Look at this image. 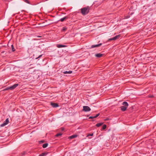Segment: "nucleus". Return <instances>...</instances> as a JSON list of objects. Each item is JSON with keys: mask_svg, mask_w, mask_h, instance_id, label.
I'll list each match as a JSON object with an SVG mask.
<instances>
[{"mask_svg": "<svg viewBox=\"0 0 156 156\" xmlns=\"http://www.w3.org/2000/svg\"><path fill=\"white\" fill-rule=\"evenodd\" d=\"M89 118L90 119H92L94 118V116H90Z\"/></svg>", "mask_w": 156, "mask_h": 156, "instance_id": "obj_26", "label": "nucleus"}, {"mask_svg": "<svg viewBox=\"0 0 156 156\" xmlns=\"http://www.w3.org/2000/svg\"><path fill=\"white\" fill-rule=\"evenodd\" d=\"M93 135V133H91V134H88L87 136H92Z\"/></svg>", "mask_w": 156, "mask_h": 156, "instance_id": "obj_25", "label": "nucleus"}, {"mask_svg": "<svg viewBox=\"0 0 156 156\" xmlns=\"http://www.w3.org/2000/svg\"><path fill=\"white\" fill-rule=\"evenodd\" d=\"M48 143H45L43 145L42 147L44 148H45L48 146Z\"/></svg>", "mask_w": 156, "mask_h": 156, "instance_id": "obj_15", "label": "nucleus"}, {"mask_svg": "<svg viewBox=\"0 0 156 156\" xmlns=\"http://www.w3.org/2000/svg\"><path fill=\"white\" fill-rule=\"evenodd\" d=\"M129 17L128 16L127 17H126L125 18L126 19H127V18H129Z\"/></svg>", "mask_w": 156, "mask_h": 156, "instance_id": "obj_28", "label": "nucleus"}, {"mask_svg": "<svg viewBox=\"0 0 156 156\" xmlns=\"http://www.w3.org/2000/svg\"><path fill=\"white\" fill-rule=\"evenodd\" d=\"M102 124L103 123H98L96 124V126L97 127H99L101 126L102 125Z\"/></svg>", "mask_w": 156, "mask_h": 156, "instance_id": "obj_16", "label": "nucleus"}, {"mask_svg": "<svg viewBox=\"0 0 156 156\" xmlns=\"http://www.w3.org/2000/svg\"><path fill=\"white\" fill-rule=\"evenodd\" d=\"M11 48H12V50L13 51H15V49L14 48L13 45H11Z\"/></svg>", "mask_w": 156, "mask_h": 156, "instance_id": "obj_19", "label": "nucleus"}, {"mask_svg": "<svg viewBox=\"0 0 156 156\" xmlns=\"http://www.w3.org/2000/svg\"><path fill=\"white\" fill-rule=\"evenodd\" d=\"M24 2H26L27 3H29V2L28 1V0H23Z\"/></svg>", "mask_w": 156, "mask_h": 156, "instance_id": "obj_22", "label": "nucleus"}, {"mask_svg": "<svg viewBox=\"0 0 156 156\" xmlns=\"http://www.w3.org/2000/svg\"><path fill=\"white\" fill-rule=\"evenodd\" d=\"M103 54L101 53H98L95 55V56L98 58H100L102 57Z\"/></svg>", "mask_w": 156, "mask_h": 156, "instance_id": "obj_12", "label": "nucleus"}, {"mask_svg": "<svg viewBox=\"0 0 156 156\" xmlns=\"http://www.w3.org/2000/svg\"><path fill=\"white\" fill-rule=\"evenodd\" d=\"M9 122V119H6L3 123L1 125V127H3L7 125Z\"/></svg>", "mask_w": 156, "mask_h": 156, "instance_id": "obj_5", "label": "nucleus"}, {"mask_svg": "<svg viewBox=\"0 0 156 156\" xmlns=\"http://www.w3.org/2000/svg\"><path fill=\"white\" fill-rule=\"evenodd\" d=\"M51 105L52 106L53 108H56L58 107V105L55 103H53L51 102Z\"/></svg>", "mask_w": 156, "mask_h": 156, "instance_id": "obj_6", "label": "nucleus"}, {"mask_svg": "<svg viewBox=\"0 0 156 156\" xmlns=\"http://www.w3.org/2000/svg\"><path fill=\"white\" fill-rule=\"evenodd\" d=\"M77 136L76 135H73L70 136V139H72L75 137H76Z\"/></svg>", "mask_w": 156, "mask_h": 156, "instance_id": "obj_18", "label": "nucleus"}, {"mask_svg": "<svg viewBox=\"0 0 156 156\" xmlns=\"http://www.w3.org/2000/svg\"><path fill=\"white\" fill-rule=\"evenodd\" d=\"M18 85V84L17 83L15 84L12 86H10V87H8L7 88L6 90L11 89V90L14 89Z\"/></svg>", "mask_w": 156, "mask_h": 156, "instance_id": "obj_3", "label": "nucleus"}, {"mask_svg": "<svg viewBox=\"0 0 156 156\" xmlns=\"http://www.w3.org/2000/svg\"><path fill=\"white\" fill-rule=\"evenodd\" d=\"M44 142L43 140H41L39 141V143L40 144Z\"/></svg>", "mask_w": 156, "mask_h": 156, "instance_id": "obj_27", "label": "nucleus"}, {"mask_svg": "<svg viewBox=\"0 0 156 156\" xmlns=\"http://www.w3.org/2000/svg\"><path fill=\"white\" fill-rule=\"evenodd\" d=\"M122 105H124L123 106H126L127 107L128 106V104L126 101L123 102L122 103Z\"/></svg>", "mask_w": 156, "mask_h": 156, "instance_id": "obj_11", "label": "nucleus"}, {"mask_svg": "<svg viewBox=\"0 0 156 156\" xmlns=\"http://www.w3.org/2000/svg\"><path fill=\"white\" fill-rule=\"evenodd\" d=\"M90 8L89 7H84L81 9V12L83 15H85L89 12Z\"/></svg>", "mask_w": 156, "mask_h": 156, "instance_id": "obj_1", "label": "nucleus"}, {"mask_svg": "<svg viewBox=\"0 0 156 156\" xmlns=\"http://www.w3.org/2000/svg\"><path fill=\"white\" fill-rule=\"evenodd\" d=\"M120 108H121V110L122 111L124 112V111H125L126 110L127 107L126 106H122L120 107Z\"/></svg>", "mask_w": 156, "mask_h": 156, "instance_id": "obj_10", "label": "nucleus"}, {"mask_svg": "<svg viewBox=\"0 0 156 156\" xmlns=\"http://www.w3.org/2000/svg\"><path fill=\"white\" fill-rule=\"evenodd\" d=\"M62 135V134L61 133H58L57 134H56L55 135V136H56V137H58V136H61V135Z\"/></svg>", "mask_w": 156, "mask_h": 156, "instance_id": "obj_20", "label": "nucleus"}, {"mask_svg": "<svg viewBox=\"0 0 156 156\" xmlns=\"http://www.w3.org/2000/svg\"><path fill=\"white\" fill-rule=\"evenodd\" d=\"M102 45L101 43H100L98 44H96V45H93L91 46V47L92 48L97 47H98L100 46L101 45Z\"/></svg>", "mask_w": 156, "mask_h": 156, "instance_id": "obj_7", "label": "nucleus"}, {"mask_svg": "<svg viewBox=\"0 0 156 156\" xmlns=\"http://www.w3.org/2000/svg\"><path fill=\"white\" fill-rule=\"evenodd\" d=\"M38 37H41L40 36H38Z\"/></svg>", "mask_w": 156, "mask_h": 156, "instance_id": "obj_29", "label": "nucleus"}, {"mask_svg": "<svg viewBox=\"0 0 156 156\" xmlns=\"http://www.w3.org/2000/svg\"><path fill=\"white\" fill-rule=\"evenodd\" d=\"M91 109L89 106H83L82 111L85 112H88Z\"/></svg>", "mask_w": 156, "mask_h": 156, "instance_id": "obj_2", "label": "nucleus"}, {"mask_svg": "<svg viewBox=\"0 0 156 156\" xmlns=\"http://www.w3.org/2000/svg\"><path fill=\"white\" fill-rule=\"evenodd\" d=\"M120 37V35L119 34L115 36V37L110 38L108 39V41H111L112 40H115L117 39H118Z\"/></svg>", "mask_w": 156, "mask_h": 156, "instance_id": "obj_4", "label": "nucleus"}, {"mask_svg": "<svg viewBox=\"0 0 156 156\" xmlns=\"http://www.w3.org/2000/svg\"><path fill=\"white\" fill-rule=\"evenodd\" d=\"M68 17L67 16H66L63 18L60 19L59 20H58V21H60L61 22H63L65 20L68 19Z\"/></svg>", "mask_w": 156, "mask_h": 156, "instance_id": "obj_8", "label": "nucleus"}, {"mask_svg": "<svg viewBox=\"0 0 156 156\" xmlns=\"http://www.w3.org/2000/svg\"><path fill=\"white\" fill-rule=\"evenodd\" d=\"M56 46L58 48H61L63 47H67V46L66 45H62V44H58L56 45Z\"/></svg>", "mask_w": 156, "mask_h": 156, "instance_id": "obj_9", "label": "nucleus"}, {"mask_svg": "<svg viewBox=\"0 0 156 156\" xmlns=\"http://www.w3.org/2000/svg\"><path fill=\"white\" fill-rule=\"evenodd\" d=\"M100 115V114L99 113H98V114H97L95 116H94V118H96L97 117H98Z\"/></svg>", "mask_w": 156, "mask_h": 156, "instance_id": "obj_23", "label": "nucleus"}, {"mask_svg": "<svg viewBox=\"0 0 156 156\" xmlns=\"http://www.w3.org/2000/svg\"><path fill=\"white\" fill-rule=\"evenodd\" d=\"M72 73V71H66L63 72V73L64 74H66L67 73L70 74Z\"/></svg>", "mask_w": 156, "mask_h": 156, "instance_id": "obj_13", "label": "nucleus"}, {"mask_svg": "<svg viewBox=\"0 0 156 156\" xmlns=\"http://www.w3.org/2000/svg\"><path fill=\"white\" fill-rule=\"evenodd\" d=\"M47 153H42V154H40L39 156H45L47 155Z\"/></svg>", "mask_w": 156, "mask_h": 156, "instance_id": "obj_17", "label": "nucleus"}, {"mask_svg": "<svg viewBox=\"0 0 156 156\" xmlns=\"http://www.w3.org/2000/svg\"><path fill=\"white\" fill-rule=\"evenodd\" d=\"M67 29V28L66 27H62V29L61 30L62 31L64 32Z\"/></svg>", "mask_w": 156, "mask_h": 156, "instance_id": "obj_14", "label": "nucleus"}, {"mask_svg": "<svg viewBox=\"0 0 156 156\" xmlns=\"http://www.w3.org/2000/svg\"><path fill=\"white\" fill-rule=\"evenodd\" d=\"M42 55H40L37 58H36V59H38L39 58H41V57Z\"/></svg>", "mask_w": 156, "mask_h": 156, "instance_id": "obj_24", "label": "nucleus"}, {"mask_svg": "<svg viewBox=\"0 0 156 156\" xmlns=\"http://www.w3.org/2000/svg\"><path fill=\"white\" fill-rule=\"evenodd\" d=\"M106 126L105 125H104L102 126V129H105L106 128Z\"/></svg>", "mask_w": 156, "mask_h": 156, "instance_id": "obj_21", "label": "nucleus"}]
</instances>
